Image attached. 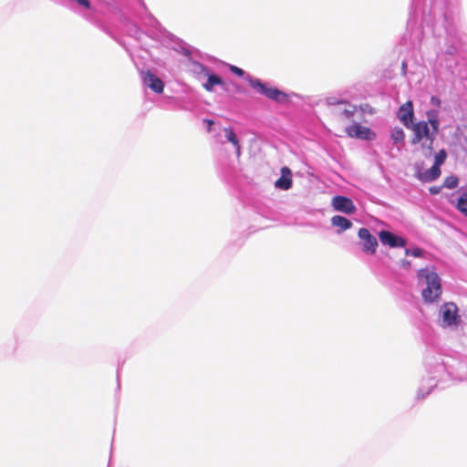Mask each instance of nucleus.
<instances>
[{"label":"nucleus","mask_w":467,"mask_h":467,"mask_svg":"<svg viewBox=\"0 0 467 467\" xmlns=\"http://www.w3.org/2000/svg\"><path fill=\"white\" fill-rule=\"evenodd\" d=\"M440 122L431 121V125L425 120L413 123L409 129L412 130L411 144H420L422 154L430 157L433 151V144L439 132Z\"/></svg>","instance_id":"f257e3e1"},{"label":"nucleus","mask_w":467,"mask_h":467,"mask_svg":"<svg viewBox=\"0 0 467 467\" xmlns=\"http://www.w3.org/2000/svg\"><path fill=\"white\" fill-rule=\"evenodd\" d=\"M418 278L423 280L427 286L422 290V297L427 303L437 301L441 295V278L434 268H422L418 272Z\"/></svg>","instance_id":"f03ea898"},{"label":"nucleus","mask_w":467,"mask_h":467,"mask_svg":"<svg viewBox=\"0 0 467 467\" xmlns=\"http://www.w3.org/2000/svg\"><path fill=\"white\" fill-rule=\"evenodd\" d=\"M246 80L257 93L265 96L267 99L279 103L287 100V95L285 93L276 88L268 87L266 84L261 82V80L258 78H254L251 76H247Z\"/></svg>","instance_id":"7ed1b4c3"},{"label":"nucleus","mask_w":467,"mask_h":467,"mask_svg":"<svg viewBox=\"0 0 467 467\" xmlns=\"http://www.w3.org/2000/svg\"><path fill=\"white\" fill-rule=\"evenodd\" d=\"M441 315V327H458L461 322V317L459 315V309L455 303L447 302L444 303L440 309Z\"/></svg>","instance_id":"20e7f679"},{"label":"nucleus","mask_w":467,"mask_h":467,"mask_svg":"<svg viewBox=\"0 0 467 467\" xmlns=\"http://www.w3.org/2000/svg\"><path fill=\"white\" fill-rule=\"evenodd\" d=\"M346 133L350 138L373 140L376 138V133L369 128L360 125L359 123H353L346 128Z\"/></svg>","instance_id":"39448f33"},{"label":"nucleus","mask_w":467,"mask_h":467,"mask_svg":"<svg viewBox=\"0 0 467 467\" xmlns=\"http://www.w3.org/2000/svg\"><path fill=\"white\" fill-rule=\"evenodd\" d=\"M142 83L155 93H161L164 89L163 81L150 70H141Z\"/></svg>","instance_id":"423d86ee"},{"label":"nucleus","mask_w":467,"mask_h":467,"mask_svg":"<svg viewBox=\"0 0 467 467\" xmlns=\"http://www.w3.org/2000/svg\"><path fill=\"white\" fill-rule=\"evenodd\" d=\"M358 237L362 241L363 251L368 254H375L378 247V241L367 228L358 230Z\"/></svg>","instance_id":"0eeeda50"},{"label":"nucleus","mask_w":467,"mask_h":467,"mask_svg":"<svg viewBox=\"0 0 467 467\" xmlns=\"http://www.w3.org/2000/svg\"><path fill=\"white\" fill-rule=\"evenodd\" d=\"M332 206L336 211L347 214H352L356 212V206L352 200L346 196L337 195L332 199Z\"/></svg>","instance_id":"6e6552de"},{"label":"nucleus","mask_w":467,"mask_h":467,"mask_svg":"<svg viewBox=\"0 0 467 467\" xmlns=\"http://www.w3.org/2000/svg\"><path fill=\"white\" fill-rule=\"evenodd\" d=\"M398 119L409 129L413 124L414 109L412 101L409 100L402 104L398 110Z\"/></svg>","instance_id":"1a4fd4ad"},{"label":"nucleus","mask_w":467,"mask_h":467,"mask_svg":"<svg viewBox=\"0 0 467 467\" xmlns=\"http://www.w3.org/2000/svg\"><path fill=\"white\" fill-rule=\"evenodd\" d=\"M379 241L382 244L389 247H404L407 244V241L400 236L395 235L389 231H380L379 234Z\"/></svg>","instance_id":"9d476101"},{"label":"nucleus","mask_w":467,"mask_h":467,"mask_svg":"<svg viewBox=\"0 0 467 467\" xmlns=\"http://www.w3.org/2000/svg\"><path fill=\"white\" fill-rule=\"evenodd\" d=\"M278 189L288 190L292 187V172L288 167L281 169V177L275 182Z\"/></svg>","instance_id":"9b49d317"},{"label":"nucleus","mask_w":467,"mask_h":467,"mask_svg":"<svg viewBox=\"0 0 467 467\" xmlns=\"http://www.w3.org/2000/svg\"><path fill=\"white\" fill-rule=\"evenodd\" d=\"M441 166L433 163V165L426 170L422 174L420 179L424 182H432L438 179L441 176Z\"/></svg>","instance_id":"f8f14e48"},{"label":"nucleus","mask_w":467,"mask_h":467,"mask_svg":"<svg viewBox=\"0 0 467 467\" xmlns=\"http://www.w3.org/2000/svg\"><path fill=\"white\" fill-rule=\"evenodd\" d=\"M223 131L227 140L230 141L236 148V155L237 157H239L241 154V146L234 130L231 128H224Z\"/></svg>","instance_id":"ddd939ff"},{"label":"nucleus","mask_w":467,"mask_h":467,"mask_svg":"<svg viewBox=\"0 0 467 467\" xmlns=\"http://www.w3.org/2000/svg\"><path fill=\"white\" fill-rule=\"evenodd\" d=\"M331 223L334 226L340 228L341 231L348 230L352 226V223L348 219L340 215L333 216Z\"/></svg>","instance_id":"4468645a"},{"label":"nucleus","mask_w":467,"mask_h":467,"mask_svg":"<svg viewBox=\"0 0 467 467\" xmlns=\"http://www.w3.org/2000/svg\"><path fill=\"white\" fill-rule=\"evenodd\" d=\"M339 104L346 105V107L344 108V109L342 111V114L344 115V117L348 119H350L351 118H353L355 112L358 109V107L355 105L349 104L347 101H340Z\"/></svg>","instance_id":"2eb2a0df"},{"label":"nucleus","mask_w":467,"mask_h":467,"mask_svg":"<svg viewBox=\"0 0 467 467\" xmlns=\"http://www.w3.org/2000/svg\"><path fill=\"white\" fill-rule=\"evenodd\" d=\"M223 80L222 78L215 75V74H211L208 76V79L206 81V90H212L213 87L214 85H223Z\"/></svg>","instance_id":"dca6fc26"},{"label":"nucleus","mask_w":467,"mask_h":467,"mask_svg":"<svg viewBox=\"0 0 467 467\" xmlns=\"http://www.w3.org/2000/svg\"><path fill=\"white\" fill-rule=\"evenodd\" d=\"M390 137L395 143H399L404 140L405 133L402 129L395 128L392 130Z\"/></svg>","instance_id":"f3484780"},{"label":"nucleus","mask_w":467,"mask_h":467,"mask_svg":"<svg viewBox=\"0 0 467 467\" xmlns=\"http://www.w3.org/2000/svg\"><path fill=\"white\" fill-rule=\"evenodd\" d=\"M459 180L456 176H448L443 181V187L447 189H454L458 186Z\"/></svg>","instance_id":"a211bd4d"},{"label":"nucleus","mask_w":467,"mask_h":467,"mask_svg":"<svg viewBox=\"0 0 467 467\" xmlns=\"http://www.w3.org/2000/svg\"><path fill=\"white\" fill-rule=\"evenodd\" d=\"M457 209L467 216V193H463L458 199Z\"/></svg>","instance_id":"6ab92c4d"},{"label":"nucleus","mask_w":467,"mask_h":467,"mask_svg":"<svg viewBox=\"0 0 467 467\" xmlns=\"http://www.w3.org/2000/svg\"><path fill=\"white\" fill-rule=\"evenodd\" d=\"M447 159V152L444 149L440 150L435 155H434V163L441 166Z\"/></svg>","instance_id":"aec40b11"},{"label":"nucleus","mask_w":467,"mask_h":467,"mask_svg":"<svg viewBox=\"0 0 467 467\" xmlns=\"http://www.w3.org/2000/svg\"><path fill=\"white\" fill-rule=\"evenodd\" d=\"M358 109L363 113H374V109L369 104L367 103L359 105Z\"/></svg>","instance_id":"412c9836"},{"label":"nucleus","mask_w":467,"mask_h":467,"mask_svg":"<svg viewBox=\"0 0 467 467\" xmlns=\"http://www.w3.org/2000/svg\"><path fill=\"white\" fill-rule=\"evenodd\" d=\"M427 116H428V121L430 123V125H431V121L434 119L436 120L437 122H439V119H438V111L437 110H429L427 111Z\"/></svg>","instance_id":"4be33fe9"},{"label":"nucleus","mask_w":467,"mask_h":467,"mask_svg":"<svg viewBox=\"0 0 467 467\" xmlns=\"http://www.w3.org/2000/svg\"><path fill=\"white\" fill-rule=\"evenodd\" d=\"M405 254L407 255H412V256H415V257H419V256L421 255L422 251L420 248H414L412 250L406 249Z\"/></svg>","instance_id":"5701e85b"},{"label":"nucleus","mask_w":467,"mask_h":467,"mask_svg":"<svg viewBox=\"0 0 467 467\" xmlns=\"http://www.w3.org/2000/svg\"><path fill=\"white\" fill-rule=\"evenodd\" d=\"M230 70L239 77H243L244 75V71L236 66H230Z\"/></svg>","instance_id":"b1692460"},{"label":"nucleus","mask_w":467,"mask_h":467,"mask_svg":"<svg viewBox=\"0 0 467 467\" xmlns=\"http://www.w3.org/2000/svg\"><path fill=\"white\" fill-rule=\"evenodd\" d=\"M431 103L435 106V107H440L441 106V99L438 98V97H435V96H432L431 98Z\"/></svg>","instance_id":"393cba45"},{"label":"nucleus","mask_w":467,"mask_h":467,"mask_svg":"<svg viewBox=\"0 0 467 467\" xmlns=\"http://www.w3.org/2000/svg\"><path fill=\"white\" fill-rule=\"evenodd\" d=\"M79 5L85 6L86 8L90 7V3L88 0H76Z\"/></svg>","instance_id":"a878e982"},{"label":"nucleus","mask_w":467,"mask_h":467,"mask_svg":"<svg viewBox=\"0 0 467 467\" xmlns=\"http://www.w3.org/2000/svg\"><path fill=\"white\" fill-rule=\"evenodd\" d=\"M430 192L432 194H438L440 192V188L439 187H431Z\"/></svg>","instance_id":"bb28decb"},{"label":"nucleus","mask_w":467,"mask_h":467,"mask_svg":"<svg viewBox=\"0 0 467 467\" xmlns=\"http://www.w3.org/2000/svg\"><path fill=\"white\" fill-rule=\"evenodd\" d=\"M206 124L208 125V130H211L212 125L213 124V121H212V120H207V119H206Z\"/></svg>","instance_id":"cd10ccee"},{"label":"nucleus","mask_w":467,"mask_h":467,"mask_svg":"<svg viewBox=\"0 0 467 467\" xmlns=\"http://www.w3.org/2000/svg\"><path fill=\"white\" fill-rule=\"evenodd\" d=\"M402 265L405 267H410V263L409 261H404V262H402Z\"/></svg>","instance_id":"c85d7f7f"},{"label":"nucleus","mask_w":467,"mask_h":467,"mask_svg":"<svg viewBox=\"0 0 467 467\" xmlns=\"http://www.w3.org/2000/svg\"><path fill=\"white\" fill-rule=\"evenodd\" d=\"M402 68H403V69H405V68H406V63H405V62L402 64Z\"/></svg>","instance_id":"c756f323"}]
</instances>
